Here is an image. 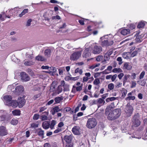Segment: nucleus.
Listing matches in <instances>:
<instances>
[{"label":"nucleus","mask_w":147,"mask_h":147,"mask_svg":"<svg viewBox=\"0 0 147 147\" xmlns=\"http://www.w3.org/2000/svg\"><path fill=\"white\" fill-rule=\"evenodd\" d=\"M121 113V111L120 109H115L109 114L107 118L110 120H114L119 117Z\"/></svg>","instance_id":"nucleus-1"},{"label":"nucleus","mask_w":147,"mask_h":147,"mask_svg":"<svg viewBox=\"0 0 147 147\" xmlns=\"http://www.w3.org/2000/svg\"><path fill=\"white\" fill-rule=\"evenodd\" d=\"M97 123V121L95 118H90L88 119L86 125L88 128L91 129L95 127Z\"/></svg>","instance_id":"nucleus-2"},{"label":"nucleus","mask_w":147,"mask_h":147,"mask_svg":"<svg viewBox=\"0 0 147 147\" xmlns=\"http://www.w3.org/2000/svg\"><path fill=\"white\" fill-rule=\"evenodd\" d=\"M81 52L76 51L73 53L70 56V59L72 61L77 60L81 56Z\"/></svg>","instance_id":"nucleus-3"},{"label":"nucleus","mask_w":147,"mask_h":147,"mask_svg":"<svg viewBox=\"0 0 147 147\" xmlns=\"http://www.w3.org/2000/svg\"><path fill=\"white\" fill-rule=\"evenodd\" d=\"M132 122L135 127H137L140 125V121L139 119V115L138 113L134 115Z\"/></svg>","instance_id":"nucleus-4"},{"label":"nucleus","mask_w":147,"mask_h":147,"mask_svg":"<svg viewBox=\"0 0 147 147\" xmlns=\"http://www.w3.org/2000/svg\"><path fill=\"white\" fill-rule=\"evenodd\" d=\"M125 111L126 113L127 116V117L130 116L133 111L132 107L131 105L127 104L126 107Z\"/></svg>","instance_id":"nucleus-5"},{"label":"nucleus","mask_w":147,"mask_h":147,"mask_svg":"<svg viewBox=\"0 0 147 147\" xmlns=\"http://www.w3.org/2000/svg\"><path fill=\"white\" fill-rule=\"evenodd\" d=\"M21 79L23 82H26L29 81L30 79V77L29 76L26 72H22L20 74Z\"/></svg>","instance_id":"nucleus-6"},{"label":"nucleus","mask_w":147,"mask_h":147,"mask_svg":"<svg viewBox=\"0 0 147 147\" xmlns=\"http://www.w3.org/2000/svg\"><path fill=\"white\" fill-rule=\"evenodd\" d=\"M102 51V48L101 46L95 45L92 49V53L94 54H98L100 53Z\"/></svg>","instance_id":"nucleus-7"},{"label":"nucleus","mask_w":147,"mask_h":147,"mask_svg":"<svg viewBox=\"0 0 147 147\" xmlns=\"http://www.w3.org/2000/svg\"><path fill=\"white\" fill-rule=\"evenodd\" d=\"M7 130L5 127L2 126L0 127V136H4L8 134Z\"/></svg>","instance_id":"nucleus-8"},{"label":"nucleus","mask_w":147,"mask_h":147,"mask_svg":"<svg viewBox=\"0 0 147 147\" xmlns=\"http://www.w3.org/2000/svg\"><path fill=\"white\" fill-rule=\"evenodd\" d=\"M17 100L19 108H21L23 107L25 103V100L23 97H19Z\"/></svg>","instance_id":"nucleus-9"},{"label":"nucleus","mask_w":147,"mask_h":147,"mask_svg":"<svg viewBox=\"0 0 147 147\" xmlns=\"http://www.w3.org/2000/svg\"><path fill=\"white\" fill-rule=\"evenodd\" d=\"M49 115L48 112L45 111L42 113L40 116V119L42 121H45L47 120L48 118Z\"/></svg>","instance_id":"nucleus-10"},{"label":"nucleus","mask_w":147,"mask_h":147,"mask_svg":"<svg viewBox=\"0 0 147 147\" xmlns=\"http://www.w3.org/2000/svg\"><path fill=\"white\" fill-rule=\"evenodd\" d=\"M89 48H87L84 50L82 54V57L83 58H87L91 54L89 52Z\"/></svg>","instance_id":"nucleus-11"},{"label":"nucleus","mask_w":147,"mask_h":147,"mask_svg":"<svg viewBox=\"0 0 147 147\" xmlns=\"http://www.w3.org/2000/svg\"><path fill=\"white\" fill-rule=\"evenodd\" d=\"M7 113L5 111H0V121L5 120Z\"/></svg>","instance_id":"nucleus-12"},{"label":"nucleus","mask_w":147,"mask_h":147,"mask_svg":"<svg viewBox=\"0 0 147 147\" xmlns=\"http://www.w3.org/2000/svg\"><path fill=\"white\" fill-rule=\"evenodd\" d=\"M72 137L71 136H65L64 140L66 142V144H73L71 142Z\"/></svg>","instance_id":"nucleus-13"},{"label":"nucleus","mask_w":147,"mask_h":147,"mask_svg":"<svg viewBox=\"0 0 147 147\" xmlns=\"http://www.w3.org/2000/svg\"><path fill=\"white\" fill-rule=\"evenodd\" d=\"M62 110V109H60L58 106H57L53 108L50 112L52 115H54L56 113L61 111Z\"/></svg>","instance_id":"nucleus-14"},{"label":"nucleus","mask_w":147,"mask_h":147,"mask_svg":"<svg viewBox=\"0 0 147 147\" xmlns=\"http://www.w3.org/2000/svg\"><path fill=\"white\" fill-rule=\"evenodd\" d=\"M130 33V30L129 29L123 28L121 30V33L123 35L129 34Z\"/></svg>","instance_id":"nucleus-15"},{"label":"nucleus","mask_w":147,"mask_h":147,"mask_svg":"<svg viewBox=\"0 0 147 147\" xmlns=\"http://www.w3.org/2000/svg\"><path fill=\"white\" fill-rule=\"evenodd\" d=\"M80 128L78 126H74L72 128V131L73 133L75 135H78L80 134Z\"/></svg>","instance_id":"nucleus-16"},{"label":"nucleus","mask_w":147,"mask_h":147,"mask_svg":"<svg viewBox=\"0 0 147 147\" xmlns=\"http://www.w3.org/2000/svg\"><path fill=\"white\" fill-rule=\"evenodd\" d=\"M50 124L48 121H45L43 122L42 124V126L43 128L45 129H47L49 127Z\"/></svg>","instance_id":"nucleus-17"},{"label":"nucleus","mask_w":147,"mask_h":147,"mask_svg":"<svg viewBox=\"0 0 147 147\" xmlns=\"http://www.w3.org/2000/svg\"><path fill=\"white\" fill-rule=\"evenodd\" d=\"M51 50L50 49H46L44 52V54L47 57H49L51 55Z\"/></svg>","instance_id":"nucleus-18"},{"label":"nucleus","mask_w":147,"mask_h":147,"mask_svg":"<svg viewBox=\"0 0 147 147\" xmlns=\"http://www.w3.org/2000/svg\"><path fill=\"white\" fill-rule=\"evenodd\" d=\"M4 98L7 102L8 103V104H9V103L11 102L12 97L10 95H7L5 96L4 97Z\"/></svg>","instance_id":"nucleus-19"},{"label":"nucleus","mask_w":147,"mask_h":147,"mask_svg":"<svg viewBox=\"0 0 147 147\" xmlns=\"http://www.w3.org/2000/svg\"><path fill=\"white\" fill-rule=\"evenodd\" d=\"M132 68V66L131 65L127 63H126L124 64L123 66V69H127V70H130Z\"/></svg>","instance_id":"nucleus-20"},{"label":"nucleus","mask_w":147,"mask_h":147,"mask_svg":"<svg viewBox=\"0 0 147 147\" xmlns=\"http://www.w3.org/2000/svg\"><path fill=\"white\" fill-rule=\"evenodd\" d=\"M11 104V105L13 107H16L18 106V100H13L12 101H11V102L9 103Z\"/></svg>","instance_id":"nucleus-21"},{"label":"nucleus","mask_w":147,"mask_h":147,"mask_svg":"<svg viewBox=\"0 0 147 147\" xmlns=\"http://www.w3.org/2000/svg\"><path fill=\"white\" fill-rule=\"evenodd\" d=\"M121 91L122 93L121 97L123 98H125L127 94V90L125 88H123Z\"/></svg>","instance_id":"nucleus-22"},{"label":"nucleus","mask_w":147,"mask_h":147,"mask_svg":"<svg viewBox=\"0 0 147 147\" xmlns=\"http://www.w3.org/2000/svg\"><path fill=\"white\" fill-rule=\"evenodd\" d=\"M57 88V85H55L53 84H52L50 87V90L51 91L53 92L54 93H55L56 92Z\"/></svg>","instance_id":"nucleus-23"},{"label":"nucleus","mask_w":147,"mask_h":147,"mask_svg":"<svg viewBox=\"0 0 147 147\" xmlns=\"http://www.w3.org/2000/svg\"><path fill=\"white\" fill-rule=\"evenodd\" d=\"M15 89L17 92H22L24 90L23 87L22 86H17Z\"/></svg>","instance_id":"nucleus-24"},{"label":"nucleus","mask_w":147,"mask_h":147,"mask_svg":"<svg viewBox=\"0 0 147 147\" xmlns=\"http://www.w3.org/2000/svg\"><path fill=\"white\" fill-rule=\"evenodd\" d=\"M36 59L39 61H44L45 60V59L41 55H38L36 57Z\"/></svg>","instance_id":"nucleus-25"},{"label":"nucleus","mask_w":147,"mask_h":147,"mask_svg":"<svg viewBox=\"0 0 147 147\" xmlns=\"http://www.w3.org/2000/svg\"><path fill=\"white\" fill-rule=\"evenodd\" d=\"M56 124V121L55 120H52L50 124V127L51 129H54V127Z\"/></svg>","instance_id":"nucleus-26"},{"label":"nucleus","mask_w":147,"mask_h":147,"mask_svg":"<svg viewBox=\"0 0 147 147\" xmlns=\"http://www.w3.org/2000/svg\"><path fill=\"white\" fill-rule=\"evenodd\" d=\"M12 114L14 115H20V111L19 110H15L12 111Z\"/></svg>","instance_id":"nucleus-27"},{"label":"nucleus","mask_w":147,"mask_h":147,"mask_svg":"<svg viewBox=\"0 0 147 147\" xmlns=\"http://www.w3.org/2000/svg\"><path fill=\"white\" fill-rule=\"evenodd\" d=\"M6 17V15L4 12H2L0 14V20L3 21L5 20Z\"/></svg>","instance_id":"nucleus-28"},{"label":"nucleus","mask_w":147,"mask_h":147,"mask_svg":"<svg viewBox=\"0 0 147 147\" xmlns=\"http://www.w3.org/2000/svg\"><path fill=\"white\" fill-rule=\"evenodd\" d=\"M63 90V88L61 86H59L58 88H57V90H56V92H55V93L57 94H59Z\"/></svg>","instance_id":"nucleus-29"},{"label":"nucleus","mask_w":147,"mask_h":147,"mask_svg":"<svg viewBox=\"0 0 147 147\" xmlns=\"http://www.w3.org/2000/svg\"><path fill=\"white\" fill-rule=\"evenodd\" d=\"M34 63L32 61H26L24 63V64L26 66H30L34 64Z\"/></svg>","instance_id":"nucleus-30"},{"label":"nucleus","mask_w":147,"mask_h":147,"mask_svg":"<svg viewBox=\"0 0 147 147\" xmlns=\"http://www.w3.org/2000/svg\"><path fill=\"white\" fill-rule=\"evenodd\" d=\"M18 123V120L14 118L12 119L11 121V123L13 125H17Z\"/></svg>","instance_id":"nucleus-31"},{"label":"nucleus","mask_w":147,"mask_h":147,"mask_svg":"<svg viewBox=\"0 0 147 147\" xmlns=\"http://www.w3.org/2000/svg\"><path fill=\"white\" fill-rule=\"evenodd\" d=\"M28 9H24L22 13L19 15L20 17H22L23 15H25L26 13H28Z\"/></svg>","instance_id":"nucleus-32"},{"label":"nucleus","mask_w":147,"mask_h":147,"mask_svg":"<svg viewBox=\"0 0 147 147\" xmlns=\"http://www.w3.org/2000/svg\"><path fill=\"white\" fill-rule=\"evenodd\" d=\"M130 75H125L123 78V83L124 84L127 81V79L129 78Z\"/></svg>","instance_id":"nucleus-33"},{"label":"nucleus","mask_w":147,"mask_h":147,"mask_svg":"<svg viewBox=\"0 0 147 147\" xmlns=\"http://www.w3.org/2000/svg\"><path fill=\"white\" fill-rule=\"evenodd\" d=\"M63 100V98L60 97H57L55 99V102L57 103H59L60 102Z\"/></svg>","instance_id":"nucleus-34"},{"label":"nucleus","mask_w":147,"mask_h":147,"mask_svg":"<svg viewBox=\"0 0 147 147\" xmlns=\"http://www.w3.org/2000/svg\"><path fill=\"white\" fill-rule=\"evenodd\" d=\"M114 73H119L122 72V70L120 68H115L112 71Z\"/></svg>","instance_id":"nucleus-35"},{"label":"nucleus","mask_w":147,"mask_h":147,"mask_svg":"<svg viewBox=\"0 0 147 147\" xmlns=\"http://www.w3.org/2000/svg\"><path fill=\"white\" fill-rule=\"evenodd\" d=\"M145 25V24L144 22H140L138 24L137 27L138 28H143Z\"/></svg>","instance_id":"nucleus-36"},{"label":"nucleus","mask_w":147,"mask_h":147,"mask_svg":"<svg viewBox=\"0 0 147 147\" xmlns=\"http://www.w3.org/2000/svg\"><path fill=\"white\" fill-rule=\"evenodd\" d=\"M38 134L41 136L42 138H44V131L41 129H40L38 132Z\"/></svg>","instance_id":"nucleus-37"},{"label":"nucleus","mask_w":147,"mask_h":147,"mask_svg":"<svg viewBox=\"0 0 147 147\" xmlns=\"http://www.w3.org/2000/svg\"><path fill=\"white\" fill-rule=\"evenodd\" d=\"M113 108L111 105H110L107 106L106 109V112H109L110 110Z\"/></svg>","instance_id":"nucleus-38"},{"label":"nucleus","mask_w":147,"mask_h":147,"mask_svg":"<svg viewBox=\"0 0 147 147\" xmlns=\"http://www.w3.org/2000/svg\"><path fill=\"white\" fill-rule=\"evenodd\" d=\"M75 73H79L80 75H81L83 72L82 70V69H80L79 68H77L75 70Z\"/></svg>","instance_id":"nucleus-39"},{"label":"nucleus","mask_w":147,"mask_h":147,"mask_svg":"<svg viewBox=\"0 0 147 147\" xmlns=\"http://www.w3.org/2000/svg\"><path fill=\"white\" fill-rule=\"evenodd\" d=\"M137 82L138 84L142 86H144L146 84V82L144 80L138 81Z\"/></svg>","instance_id":"nucleus-40"},{"label":"nucleus","mask_w":147,"mask_h":147,"mask_svg":"<svg viewBox=\"0 0 147 147\" xmlns=\"http://www.w3.org/2000/svg\"><path fill=\"white\" fill-rule=\"evenodd\" d=\"M108 40H104L102 42L101 45L103 46H108Z\"/></svg>","instance_id":"nucleus-41"},{"label":"nucleus","mask_w":147,"mask_h":147,"mask_svg":"<svg viewBox=\"0 0 147 147\" xmlns=\"http://www.w3.org/2000/svg\"><path fill=\"white\" fill-rule=\"evenodd\" d=\"M103 59V57L102 55H99L96 57V60L98 61H101Z\"/></svg>","instance_id":"nucleus-42"},{"label":"nucleus","mask_w":147,"mask_h":147,"mask_svg":"<svg viewBox=\"0 0 147 147\" xmlns=\"http://www.w3.org/2000/svg\"><path fill=\"white\" fill-rule=\"evenodd\" d=\"M100 83V81L98 78L96 79L93 82V84L95 85H98Z\"/></svg>","instance_id":"nucleus-43"},{"label":"nucleus","mask_w":147,"mask_h":147,"mask_svg":"<svg viewBox=\"0 0 147 147\" xmlns=\"http://www.w3.org/2000/svg\"><path fill=\"white\" fill-rule=\"evenodd\" d=\"M108 88L110 90H112L114 88V84L113 83L109 84L108 86Z\"/></svg>","instance_id":"nucleus-44"},{"label":"nucleus","mask_w":147,"mask_h":147,"mask_svg":"<svg viewBox=\"0 0 147 147\" xmlns=\"http://www.w3.org/2000/svg\"><path fill=\"white\" fill-rule=\"evenodd\" d=\"M135 99V97L134 96H129L126 98L125 99L126 100H134Z\"/></svg>","instance_id":"nucleus-45"},{"label":"nucleus","mask_w":147,"mask_h":147,"mask_svg":"<svg viewBox=\"0 0 147 147\" xmlns=\"http://www.w3.org/2000/svg\"><path fill=\"white\" fill-rule=\"evenodd\" d=\"M136 41L138 42H140L142 41V38L140 35L137 36L136 39Z\"/></svg>","instance_id":"nucleus-46"},{"label":"nucleus","mask_w":147,"mask_h":147,"mask_svg":"<svg viewBox=\"0 0 147 147\" xmlns=\"http://www.w3.org/2000/svg\"><path fill=\"white\" fill-rule=\"evenodd\" d=\"M110 59V56L105 53L104 56V60L105 61H108Z\"/></svg>","instance_id":"nucleus-47"},{"label":"nucleus","mask_w":147,"mask_h":147,"mask_svg":"<svg viewBox=\"0 0 147 147\" xmlns=\"http://www.w3.org/2000/svg\"><path fill=\"white\" fill-rule=\"evenodd\" d=\"M32 22V20L31 19H28L27 21L26 26L27 27L30 26L31 25V22Z\"/></svg>","instance_id":"nucleus-48"},{"label":"nucleus","mask_w":147,"mask_h":147,"mask_svg":"<svg viewBox=\"0 0 147 147\" xmlns=\"http://www.w3.org/2000/svg\"><path fill=\"white\" fill-rule=\"evenodd\" d=\"M65 71L64 68H60L59 69V74L60 75H63L64 71Z\"/></svg>","instance_id":"nucleus-49"},{"label":"nucleus","mask_w":147,"mask_h":147,"mask_svg":"<svg viewBox=\"0 0 147 147\" xmlns=\"http://www.w3.org/2000/svg\"><path fill=\"white\" fill-rule=\"evenodd\" d=\"M98 102L100 104H104L105 103V100L101 98H99L98 99Z\"/></svg>","instance_id":"nucleus-50"},{"label":"nucleus","mask_w":147,"mask_h":147,"mask_svg":"<svg viewBox=\"0 0 147 147\" xmlns=\"http://www.w3.org/2000/svg\"><path fill=\"white\" fill-rule=\"evenodd\" d=\"M63 87H64V91H65L69 90V85L68 84H66Z\"/></svg>","instance_id":"nucleus-51"},{"label":"nucleus","mask_w":147,"mask_h":147,"mask_svg":"<svg viewBox=\"0 0 147 147\" xmlns=\"http://www.w3.org/2000/svg\"><path fill=\"white\" fill-rule=\"evenodd\" d=\"M50 68L51 69V71H52L51 73H52V75H53V74L56 72L57 71V69L55 67H50Z\"/></svg>","instance_id":"nucleus-52"},{"label":"nucleus","mask_w":147,"mask_h":147,"mask_svg":"<svg viewBox=\"0 0 147 147\" xmlns=\"http://www.w3.org/2000/svg\"><path fill=\"white\" fill-rule=\"evenodd\" d=\"M39 117V115L38 114H35L33 117V119L34 120H38Z\"/></svg>","instance_id":"nucleus-53"},{"label":"nucleus","mask_w":147,"mask_h":147,"mask_svg":"<svg viewBox=\"0 0 147 147\" xmlns=\"http://www.w3.org/2000/svg\"><path fill=\"white\" fill-rule=\"evenodd\" d=\"M100 65V64L99 63H98L97 64H94L92 65L91 66H90V68L92 69H94L95 67L98 66Z\"/></svg>","instance_id":"nucleus-54"},{"label":"nucleus","mask_w":147,"mask_h":147,"mask_svg":"<svg viewBox=\"0 0 147 147\" xmlns=\"http://www.w3.org/2000/svg\"><path fill=\"white\" fill-rule=\"evenodd\" d=\"M145 71H142L141 73V74H140V77H139L140 79H142L143 78H144V77L145 75Z\"/></svg>","instance_id":"nucleus-55"},{"label":"nucleus","mask_w":147,"mask_h":147,"mask_svg":"<svg viewBox=\"0 0 147 147\" xmlns=\"http://www.w3.org/2000/svg\"><path fill=\"white\" fill-rule=\"evenodd\" d=\"M117 77V75L116 74H114L113 76L112 75L111 78L112 81L113 82H114L116 78Z\"/></svg>","instance_id":"nucleus-56"},{"label":"nucleus","mask_w":147,"mask_h":147,"mask_svg":"<svg viewBox=\"0 0 147 147\" xmlns=\"http://www.w3.org/2000/svg\"><path fill=\"white\" fill-rule=\"evenodd\" d=\"M138 52L137 50H135L131 54V56L132 57H134L135 56H136Z\"/></svg>","instance_id":"nucleus-57"},{"label":"nucleus","mask_w":147,"mask_h":147,"mask_svg":"<svg viewBox=\"0 0 147 147\" xmlns=\"http://www.w3.org/2000/svg\"><path fill=\"white\" fill-rule=\"evenodd\" d=\"M38 124L37 123H33L31 125V127L34 128L38 127Z\"/></svg>","instance_id":"nucleus-58"},{"label":"nucleus","mask_w":147,"mask_h":147,"mask_svg":"<svg viewBox=\"0 0 147 147\" xmlns=\"http://www.w3.org/2000/svg\"><path fill=\"white\" fill-rule=\"evenodd\" d=\"M82 84L81 86H78L76 87V90L77 91H80L82 89Z\"/></svg>","instance_id":"nucleus-59"},{"label":"nucleus","mask_w":147,"mask_h":147,"mask_svg":"<svg viewBox=\"0 0 147 147\" xmlns=\"http://www.w3.org/2000/svg\"><path fill=\"white\" fill-rule=\"evenodd\" d=\"M136 85V83L135 81H133L131 83V86L130 87L131 88H133L134 87H135Z\"/></svg>","instance_id":"nucleus-60"},{"label":"nucleus","mask_w":147,"mask_h":147,"mask_svg":"<svg viewBox=\"0 0 147 147\" xmlns=\"http://www.w3.org/2000/svg\"><path fill=\"white\" fill-rule=\"evenodd\" d=\"M90 78H88L86 76H84L83 78L82 82H87Z\"/></svg>","instance_id":"nucleus-61"},{"label":"nucleus","mask_w":147,"mask_h":147,"mask_svg":"<svg viewBox=\"0 0 147 147\" xmlns=\"http://www.w3.org/2000/svg\"><path fill=\"white\" fill-rule=\"evenodd\" d=\"M117 61L120 62L119 63V65H121L122 63V62H121L122 61V59L121 58V57H118L117 58Z\"/></svg>","instance_id":"nucleus-62"},{"label":"nucleus","mask_w":147,"mask_h":147,"mask_svg":"<svg viewBox=\"0 0 147 147\" xmlns=\"http://www.w3.org/2000/svg\"><path fill=\"white\" fill-rule=\"evenodd\" d=\"M122 83L120 82H117L115 86V87L119 88L120 87L122 86Z\"/></svg>","instance_id":"nucleus-63"},{"label":"nucleus","mask_w":147,"mask_h":147,"mask_svg":"<svg viewBox=\"0 0 147 147\" xmlns=\"http://www.w3.org/2000/svg\"><path fill=\"white\" fill-rule=\"evenodd\" d=\"M124 74L123 73H121L118 75V77L121 80V79L122 77L124 76Z\"/></svg>","instance_id":"nucleus-64"}]
</instances>
